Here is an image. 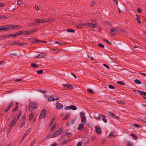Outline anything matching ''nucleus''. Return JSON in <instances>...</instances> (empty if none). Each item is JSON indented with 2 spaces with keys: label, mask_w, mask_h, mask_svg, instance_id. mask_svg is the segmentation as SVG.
Returning <instances> with one entry per match:
<instances>
[{
  "label": "nucleus",
  "mask_w": 146,
  "mask_h": 146,
  "mask_svg": "<svg viewBox=\"0 0 146 146\" xmlns=\"http://www.w3.org/2000/svg\"><path fill=\"white\" fill-rule=\"evenodd\" d=\"M54 20L53 19H47L43 20L36 19L35 21L36 23H44L45 22H51L54 21Z\"/></svg>",
  "instance_id": "1"
},
{
  "label": "nucleus",
  "mask_w": 146,
  "mask_h": 146,
  "mask_svg": "<svg viewBox=\"0 0 146 146\" xmlns=\"http://www.w3.org/2000/svg\"><path fill=\"white\" fill-rule=\"evenodd\" d=\"M63 129L60 128L58 131L52 134L50 137L51 138H54L59 135L62 132Z\"/></svg>",
  "instance_id": "2"
},
{
  "label": "nucleus",
  "mask_w": 146,
  "mask_h": 146,
  "mask_svg": "<svg viewBox=\"0 0 146 146\" xmlns=\"http://www.w3.org/2000/svg\"><path fill=\"white\" fill-rule=\"evenodd\" d=\"M81 122L83 125L86 124V119L84 113L82 112H81L80 113Z\"/></svg>",
  "instance_id": "3"
},
{
  "label": "nucleus",
  "mask_w": 146,
  "mask_h": 146,
  "mask_svg": "<svg viewBox=\"0 0 146 146\" xmlns=\"http://www.w3.org/2000/svg\"><path fill=\"white\" fill-rule=\"evenodd\" d=\"M38 107L37 104L36 102L31 103L30 104L29 106V110L31 109L33 110L36 109Z\"/></svg>",
  "instance_id": "4"
},
{
  "label": "nucleus",
  "mask_w": 146,
  "mask_h": 146,
  "mask_svg": "<svg viewBox=\"0 0 146 146\" xmlns=\"http://www.w3.org/2000/svg\"><path fill=\"white\" fill-rule=\"evenodd\" d=\"M17 121V119L14 118L13 120L11 122L9 125V131H11L13 126L16 123Z\"/></svg>",
  "instance_id": "5"
},
{
  "label": "nucleus",
  "mask_w": 146,
  "mask_h": 146,
  "mask_svg": "<svg viewBox=\"0 0 146 146\" xmlns=\"http://www.w3.org/2000/svg\"><path fill=\"white\" fill-rule=\"evenodd\" d=\"M14 102H11L8 105L6 109L4 110V112H6L9 111L11 107L14 105Z\"/></svg>",
  "instance_id": "6"
},
{
  "label": "nucleus",
  "mask_w": 146,
  "mask_h": 146,
  "mask_svg": "<svg viewBox=\"0 0 146 146\" xmlns=\"http://www.w3.org/2000/svg\"><path fill=\"white\" fill-rule=\"evenodd\" d=\"M46 110L44 109H43L41 111L40 116L39 118H44L46 117L45 114Z\"/></svg>",
  "instance_id": "7"
},
{
  "label": "nucleus",
  "mask_w": 146,
  "mask_h": 146,
  "mask_svg": "<svg viewBox=\"0 0 146 146\" xmlns=\"http://www.w3.org/2000/svg\"><path fill=\"white\" fill-rule=\"evenodd\" d=\"M18 34H17L16 33L15 34H10L8 35H6L5 36H3L2 37V38H7L9 37H15L18 36Z\"/></svg>",
  "instance_id": "8"
},
{
  "label": "nucleus",
  "mask_w": 146,
  "mask_h": 146,
  "mask_svg": "<svg viewBox=\"0 0 146 146\" xmlns=\"http://www.w3.org/2000/svg\"><path fill=\"white\" fill-rule=\"evenodd\" d=\"M118 31V30L117 29L111 28L110 29V34L111 36H114L116 33L115 32Z\"/></svg>",
  "instance_id": "9"
},
{
  "label": "nucleus",
  "mask_w": 146,
  "mask_h": 146,
  "mask_svg": "<svg viewBox=\"0 0 146 146\" xmlns=\"http://www.w3.org/2000/svg\"><path fill=\"white\" fill-rule=\"evenodd\" d=\"M134 92L136 94L138 93L142 95L146 96V92L143 91L135 90L134 91Z\"/></svg>",
  "instance_id": "10"
},
{
  "label": "nucleus",
  "mask_w": 146,
  "mask_h": 146,
  "mask_svg": "<svg viewBox=\"0 0 146 146\" xmlns=\"http://www.w3.org/2000/svg\"><path fill=\"white\" fill-rule=\"evenodd\" d=\"M108 115L111 117L116 118L117 119H119V118L116 115L110 112H109L108 113Z\"/></svg>",
  "instance_id": "11"
},
{
  "label": "nucleus",
  "mask_w": 146,
  "mask_h": 146,
  "mask_svg": "<svg viewBox=\"0 0 146 146\" xmlns=\"http://www.w3.org/2000/svg\"><path fill=\"white\" fill-rule=\"evenodd\" d=\"M31 131V129L30 128H29L28 129L27 131H25L23 138L21 139V140H22L24 139L25 138L27 135H28V134L29 133V132L30 131Z\"/></svg>",
  "instance_id": "12"
},
{
  "label": "nucleus",
  "mask_w": 146,
  "mask_h": 146,
  "mask_svg": "<svg viewBox=\"0 0 146 146\" xmlns=\"http://www.w3.org/2000/svg\"><path fill=\"white\" fill-rule=\"evenodd\" d=\"M96 131L98 134H100L101 132V128L98 126H96L95 127Z\"/></svg>",
  "instance_id": "13"
},
{
  "label": "nucleus",
  "mask_w": 146,
  "mask_h": 146,
  "mask_svg": "<svg viewBox=\"0 0 146 146\" xmlns=\"http://www.w3.org/2000/svg\"><path fill=\"white\" fill-rule=\"evenodd\" d=\"M84 25H87L88 26H89L90 27L92 28H94L95 27V26L96 25V24L90 23H84Z\"/></svg>",
  "instance_id": "14"
},
{
  "label": "nucleus",
  "mask_w": 146,
  "mask_h": 146,
  "mask_svg": "<svg viewBox=\"0 0 146 146\" xmlns=\"http://www.w3.org/2000/svg\"><path fill=\"white\" fill-rule=\"evenodd\" d=\"M56 105L57 108L58 110L60 109L63 106L61 104L59 103H56Z\"/></svg>",
  "instance_id": "15"
},
{
  "label": "nucleus",
  "mask_w": 146,
  "mask_h": 146,
  "mask_svg": "<svg viewBox=\"0 0 146 146\" xmlns=\"http://www.w3.org/2000/svg\"><path fill=\"white\" fill-rule=\"evenodd\" d=\"M83 124L80 123L77 129L79 130H82L84 128V126Z\"/></svg>",
  "instance_id": "16"
},
{
  "label": "nucleus",
  "mask_w": 146,
  "mask_h": 146,
  "mask_svg": "<svg viewBox=\"0 0 146 146\" xmlns=\"http://www.w3.org/2000/svg\"><path fill=\"white\" fill-rule=\"evenodd\" d=\"M6 25L7 28V30L8 29H14V25Z\"/></svg>",
  "instance_id": "17"
},
{
  "label": "nucleus",
  "mask_w": 146,
  "mask_h": 146,
  "mask_svg": "<svg viewBox=\"0 0 146 146\" xmlns=\"http://www.w3.org/2000/svg\"><path fill=\"white\" fill-rule=\"evenodd\" d=\"M63 86L64 87H67L68 88V89H73L74 88L72 87V85H70L68 84H64L63 85Z\"/></svg>",
  "instance_id": "18"
},
{
  "label": "nucleus",
  "mask_w": 146,
  "mask_h": 146,
  "mask_svg": "<svg viewBox=\"0 0 146 146\" xmlns=\"http://www.w3.org/2000/svg\"><path fill=\"white\" fill-rule=\"evenodd\" d=\"M46 56V55L44 54H40L38 55L35 58H45Z\"/></svg>",
  "instance_id": "19"
},
{
  "label": "nucleus",
  "mask_w": 146,
  "mask_h": 146,
  "mask_svg": "<svg viewBox=\"0 0 146 146\" xmlns=\"http://www.w3.org/2000/svg\"><path fill=\"white\" fill-rule=\"evenodd\" d=\"M113 132H111L110 133L109 135L108 136V137L109 138H113L116 137V135H113Z\"/></svg>",
  "instance_id": "20"
},
{
  "label": "nucleus",
  "mask_w": 146,
  "mask_h": 146,
  "mask_svg": "<svg viewBox=\"0 0 146 146\" xmlns=\"http://www.w3.org/2000/svg\"><path fill=\"white\" fill-rule=\"evenodd\" d=\"M25 31H20L19 33H17V34H18V36L20 35H25Z\"/></svg>",
  "instance_id": "21"
},
{
  "label": "nucleus",
  "mask_w": 146,
  "mask_h": 146,
  "mask_svg": "<svg viewBox=\"0 0 146 146\" xmlns=\"http://www.w3.org/2000/svg\"><path fill=\"white\" fill-rule=\"evenodd\" d=\"M100 116H102V117H103L102 119L103 121L105 123H107V119L106 118H105V115H102V114H100Z\"/></svg>",
  "instance_id": "22"
},
{
  "label": "nucleus",
  "mask_w": 146,
  "mask_h": 146,
  "mask_svg": "<svg viewBox=\"0 0 146 146\" xmlns=\"http://www.w3.org/2000/svg\"><path fill=\"white\" fill-rule=\"evenodd\" d=\"M55 100V98L52 97H50L48 98V101L50 102H52L54 101Z\"/></svg>",
  "instance_id": "23"
},
{
  "label": "nucleus",
  "mask_w": 146,
  "mask_h": 146,
  "mask_svg": "<svg viewBox=\"0 0 146 146\" xmlns=\"http://www.w3.org/2000/svg\"><path fill=\"white\" fill-rule=\"evenodd\" d=\"M137 17V21L138 23L140 24L141 23V20H140V18L137 15H136Z\"/></svg>",
  "instance_id": "24"
},
{
  "label": "nucleus",
  "mask_w": 146,
  "mask_h": 146,
  "mask_svg": "<svg viewBox=\"0 0 146 146\" xmlns=\"http://www.w3.org/2000/svg\"><path fill=\"white\" fill-rule=\"evenodd\" d=\"M70 109L75 110L77 109V108L76 106H74L71 105L70 106Z\"/></svg>",
  "instance_id": "25"
},
{
  "label": "nucleus",
  "mask_w": 146,
  "mask_h": 146,
  "mask_svg": "<svg viewBox=\"0 0 146 146\" xmlns=\"http://www.w3.org/2000/svg\"><path fill=\"white\" fill-rule=\"evenodd\" d=\"M31 67L33 68H37L38 67V65H36L34 63L31 64Z\"/></svg>",
  "instance_id": "26"
},
{
  "label": "nucleus",
  "mask_w": 146,
  "mask_h": 146,
  "mask_svg": "<svg viewBox=\"0 0 146 146\" xmlns=\"http://www.w3.org/2000/svg\"><path fill=\"white\" fill-rule=\"evenodd\" d=\"M1 30H7V25H5L4 26H1Z\"/></svg>",
  "instance_id": "27"
},
{
  "label": "nucleus",
  "mask_w": 146,
  "mask_h": 146,
  "mask_svg": "<svg viewBox=\"0 0 146 146\" xmlns=\"http://www.w3.org/2000/svg\"><path fill=\"white\" fill-rule=\"evenodd\" d=\"M67 31L68 32H70V33H74L75 32V30L73 29H67Z\"/></svg>",
  "instance_id": "28"
},
{
  "label": "nucleus",
  "mask_w": 146,
  "mask_h": 146,
  "mask_svg": "<svg viewBox=\"0 0 146 146\" xmlns=\"http://www.w3.org/2000/svg\"><path fill=\"white\" fill-rule=\"evenodd\" d=\"M134 82L137 84H141L140 81L138 79L135 80H134Z\"/></svg>",
  "instance_id": "29"
},
{
  "label": "nucleus",
  "mask_w": 146,
  "mask_h": 146,
  "mask_svg": "<svg viewBox=\"0 0 146 146\" xmlns=\"http://www.w3.org/2000/svg\"><path fill=\"white\" fill-rule=\"evenodd\" d=\"M33 116V113H31L29 116V120H31L32 119Z\"/></svg>",
  "instance_id": "30"
},
{
  "label": "nucleus",
  "mask_w": 146,
  "mask_h": 146,
  "mask_svg": "<svg viewBox=\"0 0 146 146\" xmlns=\"http://www.w3.org/2000/svg\"><path fill=\"white\" fill-rule=\"evenodd\" d=\"M39 41H40L38 39L35 38H33L32 39V42L33 43H35L36 42H39Z\"/></svg>",
  "instance_id": "31"
},
{
  "label": "nucleus",
  "mask_w": 146,
  "mask_h": 146,
  "mask_svg": "<svg viewBox=\"0 0 146 146\" xmlns=\"http://www.w3.org/2000/svg\"><path fill=\"white\" fill-rule=\"evenodd\" d=\"M37 30V29H35L30 30L31 34H33L34 33L36 32Z\"/></svg>",
  "instance_id": "32"
},
{
  "label": "nucleus",
  "mask_w": 146,
  "mask_h": 146,
  "mask_svg": "<svg viewBox=\"0 0 146 146\" xmlns=\"http://www.w3.org/2000/svg\"><path fill=\"white\" fill-rule=\"evenodd\" d=\"M37 30V29H35L30 30L31 34H33L34 33L36 32Z\"/></svg>",
  "instance_id": "33"
},
{
  "label": "nucleus",
  "mask_w": 146,
  "mask_h": 146,
  "mask_svg": "<svg viewBox=\"0 0 146 146\" xmlns=\"http://www.w3.org/2000/svg\"><path fill=\"white\" fill-rule=\"evenodd\" d=\"M25 35H29L31 34L30 30H29L28 31H25Z\"/></svg>",
  "instance_id": "34"
},
{
  "label": "nucleus",
  "mask_w": 146,
  "mask_h": 146,
  "mask_svg": "<svg viewBox=\"0 0 146 146\" xmlns=\"http://www.w3.org/2000/svg\"><path fill=\"white\" fill-rule=\"evenodd\" d=\"M117 83L118 84H120L121 85H124L125 83L122 81H118L117 82Z\"/></svg>",
  "instance_id": "35"
},
{
  "label": "nucleus",
  "mask_w": 146,
  "mask_h": 146,
  "mask_svg": "<svg viewBox=\"0 0 146 146\" xmlns=\"http://www.w3.org/2000/svg\"><path fill=\"white\" fill-rule=\"evenodd\" d=\"M18 106H16V107L15 108L13 109V110L12 111L13 112H14L15 111H17L18 110Z\"/></svg>",
  "instance_id": "36"
},
{
  "label": "nucleus",
  "mask_w": 146,
  "mask_h": 146,
  "mask_svg": "<svg viewBox=\"0 0 146 146\" xmlns=\"http://www.w3.org/2000/svg\"><path fill=\"white\" fill-rule=\"evenodd\" d=\"M56 124H54V125L52 127L51 131H52L53 129L56 128Z\"/></svg>",
  "instance_id": "37"
},
{
  "label": "nucleus",
  "mask_w": 146,
  "mask_h": 146,
  "mask_svg": "<svg viewBox=\"0 0 146 146\" xmlns=\"http://www.w3.org/2000/svg\"><path fill=\"white\" fill-rule=\"evenodd\" d=\"M21 115V112H20L19 113V115H16L15 116V117L14 118H16V119H17V120L20 117Z\"/></svg>",
  "instance_id": "38"
},
{
  "label": "nucleus",
  "mask_w": 146,
  "mask_h": 146,
  "mask_svg": "<svg viewBox=\"0 0 146 146\" xmlns=\"http://www.w3.org/2000/svg\"><path fill=\"white\" fill-rule=\"evenodd\" d=\"M87 91L89 93H90L92 94H94V93L93 92V90H91V89H88Z\"/></svg>",
  "instance_id": "39"
},
{
  "label": "nucleus",
  "mask_w": 146,
  "mask_h": 146,
  "mask_svg": "<svg viewBox=\"0 0 146 146\" xmlns=\"http://www.w3.org/2000/svg\"><path fill=\"white\" fill-rule=\"evenodd\" d=\"M68 142V140H66L63 141L61 143L62 145H64L67 143Z\"/></svg>",
  "instance_id": "40"
},
{
  "label": "nucleus",
  "mask_w": 146,
  "mask_h": 146,
  "mask_svg": "<svg viewBox=\"0 0 146 146\" xmlns=\"http://www.w3.org/2000/svg\"><path fill=\"white\" fill-rule=\"evenodd\" d=\"M7 19V17H4L2 15H0V19Z\"/></svg>",
  "instance_id": "41"
},
{
  "label": "nucleus",
  "mask_w": 146,
  "mask_h": 146,
  "mask_svg": "<svg viewBox=\"0 0 146 146\" xmlns=\"http://www.w3.org/2000/svg\"><path fill=\"white\" fill-rule=\"evenodd\" d=\"M29 25L30 27L33 26L35 25V24L34 23H29L28 24Z\"/></svg>",
  "instance_id": "42"
},
{
  "label": "nucleus",
  "mask_w": 146,
  "mask_h": 146,
  "mask_svg": "<svg viewBox=\"0 0 146 146\" xmlns=\"http://www.w3.org/2000/svg\"><path fill=\"white\" fill-rule=\"evenodd\" d=\"M21 26L18 25H14V28L19 29V28H21Z\"/></svg>",
  "instance_id": "43"
},
{
  "label": "nucleus",
  "mask_w": 146,
  "mask_h": 146,
  "mask_svg": "<svg viewBox=\"0 0 146 146\" xmlns=\"http://www.w3.org/2000/svg\"><path fill=\"white\" fill-rule=\"evenodd\" d=\"M22 3V1L21 0H19L17 1V4L19 5H21Z\"/></svg>",
  "instance_id": "44"
},
{
  "label": "nucleus",
  "mask_w": 146,
  "mask_h": 146,
  "mask_svg": "<svg viewBox=\"0 0 146 146\" xmlns=\"http://www.w3.org/2000/svg\"><path fill=\"white\" fill-rule=\"evenodd\" d=\"M131 135L135 139H137L138 138V137L137 136L135 135L133 133H131Z\"/></svg>",
  "instance_id": "45"
},
{
  "label": "nucleus",
  "mask_w": 146,
  "mask_h": 146,
  "mask_svg": "<svg viewBox=\"0 0 146 146\" xmlns=\"http://www.w3.org/2000/svg\"><path fill=\"white\" fill-rule=\"evenodd\" d=\"M38 74H40L43 72V71L42 70H40L39 71H38L36 72Z\"/></svg>",
  "instance_id": "46"
},
{
  "label": "nucleus",
  "mask_w": 146,
  "mask_h": 146,
  "mask_svg": "<svg viewBox=\"0 0 146 146\" xmlns=\"http://www.w3.org/2000/svg\"><path fill=\"white\" fill-rule=\"evenodd\" d=\"M84 24H80L77 27L79 28H81L83 26H85V25H84Z\"/></svg>",
  "instance_id": "47"
},
{
  "label": "nucleus",
  "mask_w": 146,
  "mask_h": 146,
  "mask_svg": "<svg viewBox=\"0 0 146 146\" xmlns=\"http://www.w3.org/2000/svg\"><path fill=\"white\" fill-rule=\"evenodd\" d=\"M66 135L69 137H70L72 136L71 134L68 133H66Z\"/></svg>",
  "instance_id": "48"
},
{
  "label": "nucleus",
  "mask_w": 146,
  "mask_h": 146,
  "mask_svg": "<svg viewBox=\"0 0 146 146\" xmlns=\"http://www.w3.org/2000/svg\"><path fill=\"white\" fill-rule=\"evenodd\" d=\"M36 139H34L31 142V145H32V146H33L34 145L35 142L36 141Z\"/></svg>",
  "instance_id": "49"
},
{
  "label": "nucleus",
  "mask_w": 146,
  "mask_h": 146,
  "mask_svg": "<svg viewBox=\"0 0 146 146\" xmlns=\"http://www.w3.org/2000/svg\"><path fill=\"white\" fill-rule=\"evenodd\" d=\"M109 88L111 89H115V87L114 86H113L111 85H110L109 86Z\"/></svg>",
  "instance_id": "50"
},
{
  "label": "nucleus",
  "mask_w": 146,
  "mask_h": 146,
  "mask_svg": "<svg viewBox=\"0 0 146 146\" xmlns=\"http://www.w3.org/2000/svg\"><path fill=\"white\" fill-rule=\"evenodd\" d=\"M98 46L102 48H104V46L103 44H102L100 43L98 44Z\"/></svg>",
  "instance_id": "51"
},
{
  "label": "nucleus",
  "mask_w": 146,
  "mask_h": 146,
  "mask_svg": "<svg viewBox=\"0 0 146 146\" xmlns=\"http://www.w3.org/2000/svg\"><path fill=\"white\" fill-rule=\"evenodd\" d=\"M101 117H102V116H100V115H99V116L97 117H95V118L97 120H99L100 119Z\"/></svg>",
  "instance_id": "52"
},
{
  "label": "nucleus",
  "mask_w": 146,
  "mask_h": 146,
  "mask_svg": "<svg viewBox=\"0 0 146 146\" xmlns=\"http://www.w3.org/2000/svg\"><path fill=\"white\" fill-rule=\"evenodd\" d=\"M127 146H133L132 143L130 142H128L127 143Z\"/></svg>",
  "instance_id": "53"
},
{
  "label": "nucleus",
  "mask_w": 146,
  "mask_h": 146,
  "mask_svg": "<svg viewBox=\"0 0 146 146\" xmlns=\"http://www.w3.org/2000/svg\"><path fill=\"white\" fill-rule=\"evenodd\" d=\"M82 145V143L81 142H79L78 143L76 146H81Z\"/></svg>",
  "instance_id": "54"
},
{
  "label": "nucleus",
  "mask_w": 146,
  "mask_h": 146,
  "mask_svg": "<svg viewBox=\"0 0 146 146\" xmlns=\"http://www.w3.org/2000/svg\"><path fill=\"white\" fill-rule=\"evenodd\" d=\"M25 117H25V115H24L23 116V117L21 119V122L23 121L25 119Z\"/></svg>",
  "instance_id": "55"
},
{
  "label": "nucleus",
  "mask_w": 146,
  "mask_h": 146,
  "mask_svg": "<svg viewBox=\"0 0 146 146\" xmlns=\"http://www.w3.org/2000/svg\"><path fill=\"white\" fill-rule=\"evenodd\" d=\"M134 125L135 127H138V128H139V127H141V125H138L137 124H134Z\"/></svg>",
  "instance_id": "56"
},
{
  "label": "nucleus",
  "mask_w": 146,
  "mask_h": 146,
  "mask_svg": "<svg viewBox=\"0 0 146 146\" xmlns=\"http://www.w3.org/2000/svg\"><path fill=\"white\" fill-rule=\"evenodd\" d=\"M117 102H118V104H123V102L122 101H117Z\"/></svg>",
  "instance_id": "57"
},
{
  "label": "nucleus",
  "mask_w": 146,
  "mask_h": 146,
  "mask_svg": "<svg viewBox=\"0 0 146 146\" xmlns=\"http://www.w3.org/2000/svg\"><path fill=\"white\" fill-rule=\"evenodd\" d=\"M103 66H104L105 67H106V68H107L108 69H109L110 68V67L109 66L106 64H104Z\"/></svg>",
  "instance_id": "58"
},
{
  "label": "nucleus",
  "mask_w": 146,
  "mask_h": 146,
  "mask_svg": "<svg viewBox=\"0 0 146 146\" xmlns=\"http://www.w3.org/2000/svg\"><path fill=\"white\" fill-rule=\"evenodd\" d=\"M25 125V122L23 123H22V124L20 125V127L22 128V127H23Z\"/></svg>",
  "instance_id": "59"
},
{
  "label": "nucleus",
  "mask_w": 146,
  "mask_h": 146,
  "mask_svg": "<svg viewBox=\"0 0 146 146\" xmlns=\"http://www.w3.org/2000/svg\"><path fill=\"white\" fill-rule=\"evenodd\" d=\"M137 11L139 13H141L142 12V10L141 9H140V8H138L137 9Z\"/></svg>",
  "instance_id": "60"
},
{
  "label": "nucleus",
  "mask_w": 146,
  "mask_h": 146,
  "mask_svg": "<svg viewBox=\"0 0 146 146\" xmlns=\"http://www.w3.org/2000/svg\"><path fill=\"white\" fill-rule=\"evenodd\" d=\"M55 44H59L60 45L62 44L60 42H58V41H55L54 43Z\"/></svg>",
  "instance_id": "61"
},
{
  "label": "nucleus",
  "mask_w": 146,
  "mask_h": 146,
  "mask_svg": "<svg viewBox=\"0 0 146 146\" xmlns=\"http://www.w3.org/2000/svg\"><path fill=\"white\" fill-rule=\"evenodd\" d=\"M57 145V143H54L53 144H51L50 146H56Z\"/></svg>",
  "instance_id": "62"
},
{
  "label": "nucleus",
  "mask_w": 146,
  "mask_h": 146,
  "mask_svg": "<svg viewBox=\"0 0 146 146\" xmlns=\"http://www.w3.org/2000/svg\"><path fill=\"white\" fill-rule=\"evenodd\" d=\"M71 74L76 79L77 78V77L74 74L72 73H71Z\"/></svg>",
  "instance_id": "63"
},
{
  "label": "nucleus",
  "mask_w": 146,
  "mask_h": 146,
  "mask_svg": "<svg viewBox=\"0 0 146 146\" xmlns=\"http://www.w3.org/2000/svg\"><path fill=\"white\" fill-rule=\"evenodd\" d=\"M95 2H94V1H93V2H92V3H91V5L92 6H94V5H95Z\"/></svg>",
  "instance_id": "64"
}]
</instances>
